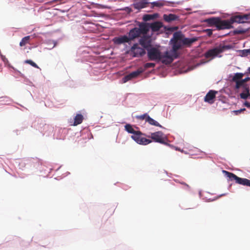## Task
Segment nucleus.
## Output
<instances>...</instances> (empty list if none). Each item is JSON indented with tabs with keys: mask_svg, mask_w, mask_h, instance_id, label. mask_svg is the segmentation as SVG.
Listing matches in <instances>:
<instances>
[{
	"mask_svg": "<svg viewBox=\"0 0 250 250\" xmlns=\"http://www.w3.org/2000/svg\"><path fill=\"white\" fill-rule=\"evenodd\" d=\"M250 20V13L247 14L237 15L233 17L232 22L228 20H222L219 18H211L206 20V21L210 26H214L218 30L230 29L233 22L237 23L248 22Z\"/></svg>",
	"mask_w": 250,
	"mask_h": 250,
	"instance_id": "f257e3e1",
	"label": "nucleus"
},
{
	"mask_svg": "<svg viewBox=\"0 0 250 250\" xmlns=\"http://www.w3.org/2000/svg\"><path fill=\"white\" fill-rule=\"evenodd\" d=\"M197 41L195 38H188L180 31L175 32L170 42L172 44V51L176 54L177 51L182 47H189Z\"/></svg>",
	"mask_w": 250,
	"mask_h": 250,
	"instance_id": "f03ea898",
	"label": "nucleus"
},
{
	"mask_svg": "<svg viewBox=\"0 0 250 250\" xmlns=\"http://www.w3.org/2000/svg\"><path fill=\"white\" fill-rule=\"evenodd\" d=\"M144 22H138L139 27H135L131 29L128 33V37L131 41L141 36L146 35L148 33V28Z\"/></svg>",
	"mask_w": 250,
	"mask_h": 250,
	"instance_id": "7ed1b4c3",
	"label": "nucleus"
},
{
	"mask_svg": "<svg viewBox=\"0 0 250 250\" xmlns=\"http://www.w3.org/2000/svg\"><path fill=\"white\" fill-rule=\"evenodd\" d=\"M225 176L229 178L230 181H235V183L243 186H246L250 187V180L246 178H242L238 177L233 173L223 170Z\"/></svg>",
	"mask_w": 250,
	"mask_h": 250,
	"instance_id": "20e7f679",
	"label": "nucleus"
},
{
	"mask_svg": "<svg viewBox=\"0 0 250 250\" xmlns=\"http://www.w3.org/2000/svg\"><path fill=\"white\" fill-rule=\"evenodd\" d=\"M231 48L232 46L230 45H220L217 47L208 50L205 53V57L207 58H209L211 57H215L218 55L219 54L224 52V51L229 49Z\"/></svg>",
	"mask_w": 250,
	"mask_h": 250,
	"instance_id": "39448f33",
	"label": "nucleus"
},
{
	"mask_svg": "<svg viewBox=\"0 0 250 250\" xmlns=\"http://www.w3.org/2000/svg\"><path fill=\"white\" fill-rule=\"evenodd\" d=\"M150 137L153 141L159 143L163 145L169 146V145L167 143V138L165 134L161 131H157L151 133Z\"/></svg>",
	"mask_w": 250,
	"mask_h": 250,
	"instance_id": "423d86ee",
	"label": "nucleus"
},
{
	"mask_svg": "<svg viewBox=\"0 0 250 250\" xmlns=\"http://www.w3.org/2000/svg\"><path fill=\"white\" fill-rule=\"evenodd\" d=\"M143 133L140 131H136L134 134L131 135V138L137 143L142 145H146L152 142L151 140L142 137Z\"/></svg>",
	"mask_w": 250,
	"mask_h": 250,
	"instance_id": "0eeeda50",
	"label": "nucleus"
},
{
	"mask_svg": "<svg viewBox=\"0 0 250 250\" xmlns=\"http://www.w3.org/2000/svg\"><path fill=\"white\" fill-rule=\"evenodd\" d=\"M128 53L133 57H139L144 55L146 54V51L144 48L140 47L138 44L135 43L131 47Z\"/></svg>",
	"mask_w": 250,
	"mask_h": 250,
	"instance_id": "6e6552de",
	"label": "nucleus"
},
{
	"mask_svg": "<svg viewBox=\"0 0 250 250\" xmlns=\"http://www.w3.org/2000/svg\"><path fill=\"white\" fill-rule=\"evenodd\" d=\"M147 56L150 61L160 60L162 57L161 52L157 48L151 47L147 49Z\"/></svg>",
	"mask_w": 250,
	"mask_h": 250,
	"instance_id": "1a4fd4ad",
	"label": "nucleus"
},
{
	"mask_svg": "<svg viewBox=\"0 0 250 250\" xmlns=\"http://www.w3.org/2000/svg\"><path fill=\"white\" fill-rule=\"evenodd\" d=\"M144 71L145 70L143 68H139L136 71L132 72L129 74L125 76L123 78L124 82L125 83L132 79L137 78L140 74Z\"/></svg>",
	"mask_w": 250,
	"mask_h": 250,
	"instance_id": "9d476101",
	"label": "nucleus"
},
{
	"mask_svg": "<svg viewBox=\"0 0 250 250\" xmlns=\"http://www.w3.org/2000/svg\"><path fill=\"white\" fill-rule=\"evenodd\" d=\"M144 23L146 25V26L148 28V32L150 29H151L152 32L158 31L163 26V24L160 21H155L151 23L144 22Z\"/></svg>",
	"mask_w": 250,
	"mask_h": 250,
	"instance_id": "9b49d317",
	"label": "nucleus"
},
{
	"mask_svg": "<svg viewBox=\"0 0 250 250\" xmlns=\"http://www.w3.org/2000/svg\"><path fill=\"white\" fill-rule=\"evenodd\" d=\"M216 93H217V91H216L212 90H209L204 98L205 102L210 104H213Z\"/></svg>",
	"mask_w": 250,
	"mask_h": 250,
	"instance_id": "f8f14e48",
	"label": "nucleus"
},
{
	"mask_svg": "<svg viewBox=\"0 0 250 250\" xmlns=\"http://www.w3.org/2000/svg\"><path fill=\"white\" fill-rule=\"evenodd\" d=\"M139 43L144 47V48H145L146 50L149 48L151 46V42L149 37L145 36V35L139 40Z\"/></svg>",
	"mask_w": 250,
	"mask_h": 250,
	"instance_id": "ddd939ff",
	"label": "nucleus"
},
{
	"mask_svg": "<svg viewBox=\"0 0 250 250\" xmlns=\"http://www.w3.org/2000/svg\"><path fill=\"white\" fill-rule=\"evenodd\" d=\"M130 41L128 37L126 35L115 37L113 39V42L115 44H121L126 42H129Z\"/></svg>",
	"mask_w": 250,
	"mask_h": 250,
	"instance_id": "4468645a",
	"label": "nucleus"
},
{
	"mask_svg": "<svg viewBox=\"0 0 250 250\" xmlns=\"http://www.w3.org/2000/svg\"><path fill=\"white\" fill-rule=\"evenodd\" d=\"M163 19L165 21L167 22H170L172 21L179 20V17L176 15L173 14H164L163 15Z\"/></svg>",
	"mask_w": 250,
	"mask_h": 250,
	"instance_id": "2eb2a0df",
	"label": "nucleus"
},
{
	"mask_svg": "<svg viewBox=\"0 0 250 250\" xmlns=\"http://www.w3.org/2000/svg\"><path fill=\"white\" fill-rule=\"evenodd\" d=\"M171 52H172V54L170 55V54H169V53L168 51H166L165 53L164 56H163V58H166L169 60V63H171L173 61V58H177L178 57V55H177V53H176V54H175L172 51H171Z\"/></svg>",
	"mask_w": 250,
	"mask_h": 250,
	"instance_id": "dca6fc26",
	"label": "nucleus"
},
{
	"mask_svg": "<svg viewBox=\"0 0 250 250\" xmlns=\"http://www.w3.org/2000/svg\"><path fill=\"white\" fill-rule=\"evenodd\" d=\"M250 95V89L248 86H245L243 92L240 94L241 99H246Z\"/></svg>",
	"mask_w": 250,
	"mask_h": 250,
	"instance_id": "f3484780",
	"label": "nucleus"
},
{
	"mask_svg": "<svg viewBox=\"0 0 250 250\" xmlns=\"http://www.w3.org/2000/svg\"><path fill=\"white\" fill-rule=\"evenodd\" d=\"M83 116L81 114H77L74 118L73 125L76 126L81 124L83 120Z\"/></svg>",
	"mask_w": 250,
	"mask_h": 250,
	"instance_id": "a211bd4d",
	"label": "nucleus"
},
{
	"mask_svg": "<svg viewBox=\"0 0 250 250\" xmlns=\"http://www.w3.org/2000/svg\"><path fill=\"white\" fill-rule=\"evenodd\" d=\"M146 122L148 123L150 125L162 127V126L157 121L151 118L149 116L147 117Z\"/></svg>",
	"mask_w": 250,
	"mask_h": 250,
	"instance_id": "6ab92c4d",
	"label": "nucleus"
},
{
	"mask_svg": "<svg viewBox=\"0 0 250 250\" xmlns=\"http://www.w3.org/2000/svg\"><path fill=\"white\" fill-rule=\"evenodd\" d=\"M148 3L144 1H141L135 4L134 7L136 9H141L146 7Z\"/></svg>",
	"mask_w": 250,
	"mask_h": 250,
	"instance_id": "aec40b11",
	"label": "nucleus"
},
{
	"mask_svg": "<svg viewBox=\"0 0 250 250\" xmlns=\"http://www.w3.org/2000/svg\"><path fill=\"white\" fill-rule=\"evenodd\" d=\"M167 2L166 1H162V0H158L156 1H154L151 3V4L153 7L156 6L158 7H162L164 5H167Z\"/></svg>",
	"mask_w": 250,
	"mask_h": 250,
	"instance_id": "412c9836",
	"label": "nucleus"
},
{
	"mask_svg": "<svg viewBox=\"0 0 250 250\" xmlns=\"http://www.w3.org/2000/svg\"><path fill=\"white\" fill-rule=\"evenodd\" d=\"M157 17V14H153V15H149V14H146L143 17V20L145 21H150L151 20L154 19L156 18Z\"/></svg>",
	"mask_w": 250,
	"mask_h": 250,
	"instance_id": "4be33fe9",
	"label": "nucleus"
},
{
	"mask_svg": "<svg viewBox=\"0 0 250 250\" xmlns=\"http://www.w3.org/2000/svg\"><path fill=\"white\" fill-rule=\"evenodd\" d=\"M244 74L242 73H236L234 74L232 80L234 82H237L238 81H240L242 80V78L244 76Z\"/></svg>",
	"mask_w": 250,
	"mask_h": 250,
	"instance_id": "5701e85b",
	"label": "nucleus"
},
{
	"mask_svg": "<svg viewBox=\"0 0 250 250\" xmlns=\"http://www.w3.org/2000/svg\"><path fill=\"white\" fill-rule=\"evenodd\" d=\"M30 39V36H27L23 38L21 41L20 42V45L21 46H23L26 44L29 43V40Z\"/></svg>",
	"mask_w": 250,
	"mask_h": 250,
	"instance_id": "b1692460",
	"label": "nucleus"
},
{
	"mask_svg": "<svg viewBox=\"0 0 250 250\" xmlns=\"http://www.w3.org/2000/svg\"><path fill=\"white\" fill-rule=\"evenodd\" d=\"M125 130L129 133L134 134L136 131H135L130 124H126L125 126Z\"/></svg>",
	"mask_w": 250,
	"mask_h": 250,
	"instance_id": "393cba45",
	"label": "nucleus"
},
{
	"mask_svg": "<svg viewBox=\"0 0 250 250\" xmlns=\"http://www.w3.org/2000/svg\"><path fill=\"white\" fill-rule=\"evenodd\" d=\"M236 85L235 88L236 89H239L240 87L243 86L244 88H245V86H248L245 83L243 82L242 80L240 81H238L237 82H235Z\"/></svg>",
	"mask_w": 250,
	"mask_h": 250,
	"instance_id": "a878e982",
	"label": "nucleus"
},
{
	"mask_svg": "<svg viewBox=\"0 0 250 250\" xmlns=\"http://www.w3.org/2000/svg\"><path fill=\"white\" fill-rule=\"evenodd\" d=\"M24 63L29 64L35 68H39V66H38V65L31 60H25L24 61Z\"/></svg>",
	"mask_w": 250,
	"mask_h": 250,
	"instance_id": "bb28decb",
	"label": "nucleus"
},
{
	"mask_svg": "<svg viewBox=\"0 0 250 250\" xmlns=\"http://www.w3.org/2000/svg\"><path fill=\"white\" fill-rule=\"evenodd\" d=\"M148 116L147 113H145L141 115L137 116L136 118L140 120H145L146 122V118Z\"/></svg>",
	"mask_w": 250,
	"mask_h": 250,
	"instance_id": "cd10ccee",
	"label": "nucleus"
},
{
	"mask_svg": "<svg viewBox=\"0 0 250 250\" xmlns=\"http://www.w3.org/2000/svg\"><path fill=\"white\" fill-rule=\"evenodd\" d=\"M155 66V64L152 62H147L144 65L145 68H143L145 70L150 67H154Z\"/></svg>",
	"mask_w": 250,
	"mask_h": 250,
	"instance_id": "c85d7f7f",
	"label": "nucleus"
},
{
	"mask_svg": "<svg viewBox=\"0 0 250 250\" xmlns=\"http://www.w3.org/2000/svg\"><path fill=\"white\" fill-rule=\"evenodd\" d=\"M246 29H236L234 31V33L237 34H241L246 32Z\"/></svg>",
	"mask_w": 250,
	"mask_h": 250,
	"instance_id": "c756f323",
	"label": "nucleus"
},
{
	"mask_svg": "<svg viewBox=\"0 0 250 250\" xmlns=\"http://www.w3.org/2000/svg\"><path fill=\"white\" fill-rule=\"evenodd\" d=\"M242 56H246L249 54H250V49L243 50H242Z\"/></svg>",
	"mask_w": 250,
	"mask_h": 250,
	"instance_id": "7c9ffc66",
	"label": "nucleus"
},
{
	"mask_svg": "<svg viewBox=\"0 0 250 250\" xmlns=\"http://www.w3.org/2000/svg\"><path fill=\"white\" fill-rule=\"evenodd\" d=\"M208 36L210 37L212 34V30L211 29H207L205 30Z\"/></svg>",
	"mask_w": 250,
	"mask_h": 250,
	"instance_id": "2f4dec72",
	"label": "nucleus"
},
{
	"mask_svg": "<svg viewBox=\"0 0 250 250\" xmlns=\"http://www.w3.org/2000/svg\"><path fill=\"white\" fill-rule=\"evenodd\" d=\"M246 110L245 108H242L240 110H235L234 112L235 113L236 115H238L240 113H241L242 111H244Z\"/></svg>",
	"mask_w": 250,
	"mask_h": 250,
	"instance_id": "473e14b6",
	"label": "nucleus"
},
{
	"mask_svg": "<svg viewBox=\"0 0 250 250\" xmlns=\"http://www.w3.org/2000/svg\"><path fill=\"white\" fill-rule=\"evenodd\" d=\"M244 105L248 107V108H250V103L247 102V101H246L245 103H244Z\"/></svg>",
	"mask_w": 250,
	"mask_h": 250,
	"instance_id": "72a5a7b5",
	"label": "nucleus"
},
{
	"mask_svg": "<svg viewBox=\"0 0 250 250\" xmlns=\"http://www.w3.org/2000/svg\"><path fill=\"white\" fill-rule=\"evenodd\" d=\"M181 183L182 185H184V186H185V187L186 188H187V189H189V186H188V184H187L186 183H184V182H183V183Z\"/></svg>",
	"mask_w": 250,
	"mask_h": 250,
	"instance_id": "f704fd0d",
	"label": "nucleus"
},
{
	"mask_svg": "<svg viewBox=\"0 0 250 250\" xmlns=\"http://www.w3.org/2000/svg\"><path fill=\"white\" fill-rule=\"evenodd\" d=\"M250 79V78L249 77H247V78H246L245 79H242V81H243V82L245 83H246L247 82H248V81H249Z\"/></svg>",
	"mask_w": 250,
	"mask_h": 250,
	"instance_id": "c9c22d12",
	"label": "nucleus"
},
{
	"mask_svg": "<svg viewBox=\"0 0 250 250\" xmlns=\"http://www.w3.org/2000/svg\"><path fill=\"white\" fill-rule=\"evenodd\" d=\"M172 28H169L167 29V30L171 31V30H172Z\"/></svg>",
	"mask_w": 250,
	"mask_h": 250,
	"instance_id": "e433bc0d",
	"label": "nucleus"
},
{
	"mask_svg": "<svg viewBox=\"0 0 250 250\" xmlns=\"http://www.w3.org/2000/svg\"><path fill=\"white\" fill-rule=\"evenodd\" d=\"M248 71H249V73H250V67L248 68Z\"/></svg>",
	"mask_w": 250,
	"mask_h": 250,
	"instance_id": "4c0bfd02",
	"label": "nucleus"
}]
</instances>
